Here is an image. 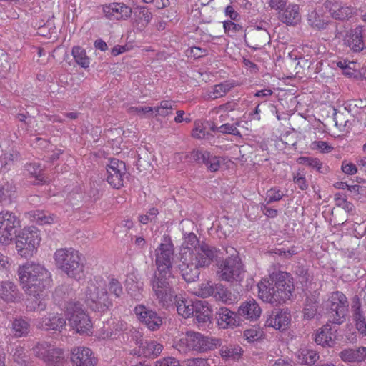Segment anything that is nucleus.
I'll return each mask as SVG.
<instances>
[{
  "label": "nucleus",
  "instance_id": "nucleus-35",
  "mask_svg": "<svg viewBox=\"0 0 366 366\" xmlns=\"http://www.w3.org/2000/svg\"><path fill=\"white\" fill-rule=\"evenodd\" d=\"M31 220L40 225L51 224L56 222V217L44 211L35 210L29 213Z\"/></svg>",
  "mask_w": 366,
  "mask_h": 366
},
{
  "label": "nucleus",
  "instance_id": "nucleus-16",
  "mask_svg": "<svg viewBox=\"0 0 366 366\" xmlns=\"http://www.w3.org/2000/svg\"><path fill=\"white\" fill-rule=\"evenodd\" d=\"M134 312L137 320L152 331L157 330L162 324V319L157 312L143 305H137Z\"/></svg>",
  "mask_w": 366,
  "mask_h": 366
},
{
  "label": "nucleus",
  "instance_id": "nucleus-18",
  "mask_svg": "<svg viewBox=\"0 0 366 366\" xmlns=\"http://www.w3.org/2000/svg\"><path fill=\"white\" fill-rule=\"evenodd\" d=\"M291 322V315L288 310H275L267 317L265 325L275 330H286Z\"/></svg>",
  "mask_w": 366,
  "mask_h": 366
},
{
  "label": "nucleus",
  "instance_id": "nucleus-45",
  "mask_svg": "<svg viewBox=\"0 0 366 366\" xmlns=\"http://www.w3.org/2000/svg\"><path fill=\"white\" fill-rule=\"evenodd\" d=\"M214 290L212 296L216 300H220L224 303H227L231 300L229 291L222 284H214Z\"/></svg>",
  "mask_w": 366,
  "mask_h": 366
},
{
  "label": "nucleus",
  "instance_id": "nucleus-22",
  "mask_svg": "<svg viewBox=\"0 0 366 366\" xmlns=\"http://www.w3.org/2000/svg\"><path fill=\"white\" fill-rule=\"evenodd\" d=\"M217 316L218 325L223 329L236 327L241 322L238 312L231 311L227 307H221L217 312Z\"/></svg>",
  "mask_w": 366,
  "mask_h": 366
},
{
  "label": "nucleus",
  "instance_id": "nucleus-32",
  "mask_svg": "<svg viewBox=\"0 0 366 366\" xmlns=\"http://www.w3.org/2000/svg\"><path fill=\"white\" fill-rule=\"evenodd\" d=\"M199 323H206L209 321L212 310L206 301L196 300L194 315Z\"/></svg>",
  "mask_w": 366,
  "mask_h": 366
},
{
  "label": "nucleus",
  "instance_id": "nucleus-60",
  "mask_svg": "<svg viewBox=\"0 0 366 366\" xmlns=\"http://www.w3.org/2000/svg\"><path fill=\"white\" fill-rule=\"evenodd\" d=\"M283 197L282 192L280 189L274 187L270 189L267 193V202L271 203L280 200Z\"/></svg>",
  "mask_w": 366,
  "mask_h": 366
},
{
  "label": "nucleus",
  "instance_id": "nucleus-46",
  "mask_svg": "<svg viewBox=\"0 0 366 366\" xmlns=\"http://www.w3.org/2000/svg\"><path fill=\"white\" fill-rule=\"evenodd\" d=\"M224 32L229 36L234 37L237 34L244 33L243 27L232 21H225L223 23Z\"/></svg>",
  "mask_w": 366,
  "mask_h": 366
},
{
  "label": "nucleus",
  "instance_id": "nucleus-12",
  "mask_svg": "<svg viewBox=\"0 0 366 366\" xmlns=\"http://www.w3.org/2000/svg\"><path fill=\"white\" fill-rule=\"evenodd\" d=\"M170 274L165 273L156 272L152 280V290L159 301L163 305L169 306L173 303L174 292L173 291L168 277Z\"/></svg>",
  "mask_w": 366,
  "mask_h": 366
},
{
  "label": "nucleus",
  "instance_id": "nucleus-56",
  "mask_svg": "<svg viewBox=\"0 0 366 366\" xmlns=\"http://www.w3.org/2000/svg\"><path fill=\"white\" fill-rule=\"evenodd\" d=\"M237 107V104L234 102H227L226 104H222L217 107H215L213 110V112L215 114H220V121H224L223 119V113H227L230 111H233Z\"/></svg>",
  "mask_w": 366,
  "mask_h": 366
},
{
  "label": "nucleus",
  "instance_id": "nucleus-3",
  "mask_svg": "<svg viewBox=\"0 0 366 366\" xmlns=\"http://www.w3.org/2000/svg\"><path fill=\"white\" fill-rule=\"evenodd\" d=\"M258 295L261 300L272 304H280L290 300L294 285L287 272L277 271L264 278L258 284Z\"/></svg>",
  "mask_w": 366,
  "mask_h": 366
},
{
  "label": "nucleus",
  "instance_id": "nucleus-57",
  "mask_svg": "<svg viewBox=\"0 0 366 366\" xmlns=\"http://www.w3.org/2000/svg\"><path fill=\"white\" fill-rule=\"evenodd\" d=\"M129 112L131 114H137L139 115H144L147 117L152 118V107H131L129 109Z\"/></svg>",
  "mask_w": 366,
  "mask_h": 366
},
{
  "label": "nucleus",
  "instance_id": "nucleus-11",
  "mask_svg": "<svg viewBox=\"0 0 366 366\" xmlns=\"http://www.w3.org/2000/svg\"><path fill=\"white\" fill-rule=\"evenodd\" d=\"M326 307L332 315L334 323L340 325L345 322L349 310V302L345 294L340 291L331 292Z\"/></svg>",
  "mask_w": 366,
  "mask_h": 366
},
{
  "label": "nucleus",
  "instance_id": "nucleus-44",
  "mask_svg": "<svg viewBox=\"0 0 366 366\" xmlns=\"http://www.w3.org/2000/svg\"><path fill=\"white\" fill-rule=\"evenodd\" d=\"M14 334L16 337H22L29 333V324L22 318L15 319L12 324Z\"/></svg>",
  "mask_w": 366,
  "mask_h": 366
},
{
  "label": "nucleus",
  "instance_id": "nucleus-8",
  "mask_svg": "<svg viewBox=\"0 0 366 366\" xmlns=\"http://www.w3.org/2000/svg\"><path fill=\"white\" fill-rule=\"evenodd\" d=\"M69 325L80 334L89 335L93 327L90 317L79 302H70L66 306Z\"/></svg>",
  "mask_w": 366,
  "mask_h": 366
},
{
  "label": "nucleus",
  "instance_id": "nucleus-7",
  "mask_svg": "<svg viewBox=\"0 0 366 366\" xmlns=\"http://www.w3.org/2000/svg\"><path fill=\"white\" fill-rule=\"evenodd\" d=\"M226 253L229 256L217 264V275L220 280L229 282H240L245 276L244 264L237 250L227 248Z\"/></svg>",
  "mask_w": 366,
  "mask_h": 366
},
{
  "label": "nucleus",
  "instance_id": "nucleus-28",
  "mask_svg": "<svg viewBox=\"0 0 366 366\" xmlns=\"http://www.w3.org/2000/svg\"><path fill=\"white\" fill-rule=\"evenodd\" d=\"M345 42L353 51H362L365 46L362 40V27L357 26L351 30L345 38Z\"/></svg>",
  "mask_w": 366,
  "mask_h": 366
},
{
  "label": "nucleus",
  "instance_id": "nucleus-15",
  "mask_svg": "<svg viewBox=\"0 0 366 366\" xmlns=\"http://www.w3.org/2000/svg\"><path fill=\"white\" fill-rule=\"evenodd\" d=\"M133 339L138 346V350H134L132 352L135 355L153 358L158 356L163 350L162 344L155 340H144L139 332L133 336Z\"/></svg>",
  "mask_w": 366,
  "mask_h": 366
},
{
  "label": "nucleus",
  "instance_id": "nucleus-51",
  "mask_svg": "<svg viewBox=\"0 0 366 366\" xmlns=\"http://www.w3.org/2000/svg\"><path fill=\"white\" fill-rule=\"evenodd\" d=\"M214 284H213L210 281L202 282L199 286L198 290L196 292V294L198 296H200L202 297H208L209 296H212V294H214Z\"/></svg>",
  "mask_w": 366,
  "mask_h": 366
},
{
  "label": "nucleus",
  "instance_id": "nucleus-53",
  "mask_svg": "<svg viewBox=\"0 0 366 366\" xmlns=\"http://www.w3.org/2000/svg\"><path fill=\"white\" fill-rule=\"evenodd\" d=\"M152 19V12L146 7H140L137 21L143 26H146L149 24Z\"/></svg>",
  "mask_w": 366,
  "mask_h": 366
},
{
  "label": "nucleus",
  "instance_id": "nucleus-21",
  "mask_svg": "<svg viewBox=\"0 0 366 366\" xmlns=\"http://www.w3.org/2000/svg\"><path fill=\"white\" fill-rule=\"evenodd\" d=\"M262 314V309L254 299L246 300L241 303L238 309V315L240 317L249 321L257 320Z\"/></svg>",
  "mask_w": 366,
  "mask_h": 366
},
{
  "label": "nucleus",
  "instance_id": "nucleus-14",
  "mask_svg": "<svg viewBox=\"0 0 366 366\" xmlns=\"http://www.w3.org/2000/svg\"><path fill=\"white\" fill-rule=\"evenodd\" d=\"M127 173L124 162L117 159H111L107 164V181L115 189L121 188Z\"/></svg>",
  "mask_w": 366,
  "mask_h": 366
},
{
  "label": "nucleus",
  "instance_id": "nucleus-42",
  "mask_svg": "<svg viewBox=\"0 0 366 366\" xmlns=\"http://www.w3.org/2000/svg\"><path fill=\"white\" fill-rule=\"evenodd\" d=\"M71 54L79 66L83 68H88L89 66L90 61L86 56V51L80 46H74L72 49Z\"/></svg>",
  "mask_w": 366,
  "mask_h": 366
},
{
  "label": "nucleus",
  "instance_id": "nucleus-43",
  "mask_svg": "<svg viewBox=\"0 0 366 366\" xmlns=\"http://www.w3.org/2000/svg\"><path fill=\"white\" fill-rule=\"evenodd\" d=\"M15 193V187L11 182H0V203L10 202Z\"/></svg>",
  "mask_w": 366,
  "mask_h": 366
},
{
  "label": "nucleus",
  "instance_id": "nucleus-59",
  "mask_svg": "<svg viewBox=\"0 0 366 366\" xmlns=\"http://www.w3.org/2000/svg\"><path fill=\"white\" fill-rule=\"evenodd\" d=\"M312 149H317L322 153H329L332 150V147L324 141H315L311 144Z\"/></svg>",
  "mask_w": 366,
  "mask_h": 366
},
{
  "label": "nucleus",
  "instance_id": "nucleus-40",
  "mask_svg": "<svg viewBox=\"0 0 366 366\" xmlns=\"http://www.w3.org/2000/svg\"><path fill=\"white\" fill-rule=\"evenodd\" d=\"M125 285L130 295L136 299H139L140 291L142 289V282L137 280L134 274H129L127 277Z\"/></svg>",
  "mask_w": 366,
  "mask_h": 366
},
{
  "label": "nucleus",
  "instance_id": "nucleus-27",
  "mask_svg": "<svg viewBox=\"0 0 366 366\" xmlns=\"http://www.w3.org/2000/svg\"><path fill=\"white\" fill-rule=\"evenodd\" d=\"M176 298V307L178 314L184 318H188L194 315L196 306V300H193L186 296L181 295Z\"/></svg>",
  "mask_w": 366,
  "mask_h": 366
},
{
  "label": "nucleus",
  "instance_id": "nucleus-33",
  "mask_svg": "<svg viewBox=\"0 0 366 366\" xmlns=\"http://www.w3.org/2000/svg\"><path fill=\"white\" fill-rule=\"evenodd\" d=\"M242 337L247 343L254 344L262 342L265 337V334L260 327L254 325L246 329Z\"/></svg>",
  "mask_w": 366,
  "mask_h": 366
},
{
  "label": "nucleus",
  "instance_id": "nucleus-20",
  "mask_svg": "<svg viewBox=\"0 0 366 366\" xmlns=\"http://www.w3.org/2000/svg\"><path fill=\"white\" fill-rule=\"evenodd\" d=\"M66 325V319L61 314L51 312L36 320V325L42 330H60Z\"/></svg>",
  "mask_w": 366,
  "mask_h": 366
},
{
  "label": "nucleus",
  "instance_id": "nucleus-1",
  "mask_svg": "<svg viewBox=\"0 0 366 366\" xmlns=\"http://www.w3.org/2000/svg\"><path fill=\"white\" fill-rule=\"evenodd\" d=\"M220 251L205 242L200 243L193 232L184 234L178 264L184 280L188 282L195 281L199 276L200 269L209 267L219 257Z\"/></svg>",
  "mask_w": 366,
  "mask_h": 366
},
{
  "label": "nucleus",
  "instance_id": "nucleus-24",
  "mask_svg": "<svg viewBox=\"0 0 366 366\" xmlns=\"http://www.w3.org/2000/svg\"><path fill=\"white\" fill-rule=\"evenodd\" d=\"M0 299L6 302H15L21 299V293L13 282L0 281Z\"/></svg>",
  "mask_w": 366,
  "mask_h": 366
},
{
  "label": "nucleus",
  "instance_id": "nucleus-49",
  "mask_svg": "<svg viewBox=\"0 0 366 366\" xmlns=\"http://www.w3.org/2000/svg\"><path fill=\"white\" fill-rule=\"evenodd\" d=\"M242 122H238L235 124H224L216 129V131L222 134H230L235 136H241L237 127H242Z\"/></svg>",
  "mask_w": 366,
  "mask_h": 366
},
{
  "label": "nucleus",
  "instance_id": "nucleus-39",
  "mask_svg": "<svg viewBox=\"0 0 366 366\" xmlns=\"http://www.w3.org/2000/svg\"><path fill=\"white\" fill-rule=\"evenodd\" d=\"M19 222L16 217L11 212L2 211L0 212V227L16 229Z\"/></svg>",
  "mask_w": 366,
  "mask_h": 366
},
{
  "label": "nucleus",
  "instance_id": "nucleus-31",
  "mask_svg": "<svg viewBox=\"0 0 366 366\" xmlns=\"http://www.w3.org/2000/svg\"><path fill=\"white\" fill-rule=\"evenodd\" d=\"M318 296L319 295L315 292L310 296L307 297L302 310L305 320H309L315 317L318 307Z\"/></svg>",
  "mask_w": 366,
  "mask_h": 366
},
{
  "label": "nucleus",
  "instance_id": "nucleus-23",
  "mask_svg": "<svg viewBox=\"0 0 366 366\" xmlns=\"http://www.w3.org/2000/svg\"><path fill=\"white\" fill-rule=\"evenodd\" d=\"M352 318L356 329L363 336L366 335V316L361 309L360 300L354 297L352 305Z\"/></svg>",
  "mask_w": 366,
  "mask_h": 366
},
{
  "label": "nucleus",
  "instance_id": "nucleus-50",
  "mask_svg": "<svg viewBox=\"0 0 366 366\" xmlns=\"http://www.w3.org/2000/svg\"><path fill=\"white\" fill-rule=\"evenodd\" d=\"M297 162L299 164L307 165L311 168L320 171L322 163L319 159L309 157H300L297 158Z\"/></svg>",
  "mask_w": 366,
  "mask_h": 366
},
{
  "label": "nucleus",
  "instance_id": "nucleus-62",
  "mask_svg": "<svg viewBox=\"0 0 366 366\" xmlns=\"http://www.w3.org/2000/svg\"><path fill=\"white\" fill-rule=\"evenodd\" d=\"M158 213V210L156 208H152L147 214L139 216V220L142 224H146L149 222L154 220Z\"/></svg>",
  "mask_w": 366,
  "mask_h": 366
},
{
  "label": "nucleus",
  "instance_id": "nucleus-5",
  "mask_svg": "<svg viewBox=\"0 0 366 366\" xmlns=\"http://www.w3.org/2000/svg\"><path fill=\"white\" fill-rule=\"evenodd\" d=\"M83 299L93 310L104 312L112 306L106 281L101 277L89 280L81 290Z\"/></svg>",
  "mask_w": 366,
  "mask_h": 366
},
{
  "label": "nucleus",
  "instance_id": "nucleus-63",
  "mask_svg": "<svg viewBox=\"0 0 366 366\" xmlns=\"http://www.w3.org/2000/svg\"><path fill=\"white\" fill-rule=\"evenodd\" d=\"M206 136L205 127L202 125V124L199 122H196L194 124V128L192 131V137L196 139H204Z\"/></svg>",
  "mask_w": 366,
  "mask_h": 366
},
{
  "label": "nucleus",
  "instance_id": "nucleus-61",
  "mask_svg": "<svg viewBox=\"0 0 366 366\" xmlns=\"http://www.w3.org/2000/svg\"><path fill=\"white\" fill-rule=\"evenodd\" d=\"M109 290L110 294L114 295L116 297H120L122 294V287L119 281L115 279L111 280L109 284Z\"/></svg>",
  "mask_w": 366,
  "mask_h": 366
},
{
  "label": "nucleus",
  "instance_id": "nucleus-9",
  "mask_svg": "<svg viewBox=\"0 0 366 366\" xmlns=\"http://www.w3.org/2000/svg\"><path fill=\"white\" fill-rule=\"evenodd\" d=\"M39 231L36 227H25L17 235L16 249L18 254L24 258L31 257L41 242Z\"/></svg>",
  "mask_w": 366,
  "mask_h": 366
},
{
  "label": "nucleus",
  "instance_id": "nucleus-37",
  "mask_svg": "<svg viewBox=\"0 0 366 366\" xmlns=\"http://www.w3.org/2000/svg\"><path fill=\"white\" fill-rule=\"evenodd\" d=\"M174 103L169 100H162L157 107H152V117L157 118L158 117H166L172 114Z\"/></svg>",
  "mask_w": 366,
  "mask_h": 366
},
{
  "label": "nucleus",
  "instance_id": "nucleus-38",
  "mask_svg": "<svg viewBox=\"0 0 366 366\" xmlns=\"http://www.w3.org/2000/svg\"><path fill=\"white\" fill-rule=\"evenodd\" d=\"M329 9L332 16L339 20L350 18L355 13V9L349 6L335 5Z\"/></svg>",
  "mask_w": 366,
  "mask_h": 366
},
{
  "label": "nucleus",
  "instance_id": "nucleus-41",
  "mask_svg": "<svg viewBox=\"0 0 366 366\" xmlns=\"http://www.w3.org/2000/svg\"><path fill=\"white\" fill-rule=\"evenodd\" d=\"M220 355L225 360H238L242 355L243 350L239 345L223 346L220 349Z\"/></svg>",
  "mask_w": 366,
  "mask_h": 366
},
{
  "label": "nucleus",
  "instance_id": "nucleus-4",
  "mask_svg": "<svg viewBox=\"0 0 366 366\" xmlns=\"http://www.w3.org/2000/svg\"><path fill=\"white\" fill-rule=\"evenodd\" d=\"M54 260L56 268L68 277L80 280L84 277V257L79 251L72 247L58 249Z\"/></svg>",
  "mask_w": 366,
  "mask_h": 366
},
{
  "label": "nucleus",
  "instance_id": "nucleus-58",
  "mask_svg": "<svg viewBox=\"0 0 366 366\" xmlns=\"http://www.w3.org/2000/svg\"><path fill=\"white\" fill-rule=\"evenodd\" d=\"M13 358L19 365L25 364L27 361L25 350L21 346L16 347L13 354Z\"/></svg>",
  "mask_w": 366,
  "mask_h": 366
},
{
  "label": "nucleus",
  "instance_id": "nucleus-13",
  "mask_svg": "<svg viewBox=\"0 0 366 366\" xmlns=\"http://www.w3.org/2000/svg\"><path fill=\"white\" fill-rule=\"evenodd\" d=\"M174 256V245L170 240L164 239L156 251V265L160 274H170L172 262Z\"/></svg>",
  "mask_w": 366,
  "mask_h": 366
},
{
  "label": "nucleus",
  "instance_id": "nucleus-17",
  "mask_svg": "<svg viewBox=\"0 0 366 366\" xmlns=\"http://www.w3.org/2000/svg\"><path fill=\"white\" fill-rule=\"evenodd\" d=\"M71 362L73 366H97L98 358L90 348L79 346L71 350Z\"/></svg>",
  "mask_w": 366,
  "mask_h": 366
},
{
  "label": "nucleus",
  "instance_id": "nucleus-54",
  "mask_svg": "<svg viewBox=\"0 0 366 366\" xmlns=\"http://www.w3.org/2000/svg\"><path fill=\"white\" fill-rule=\"evenodd\" d=\"M16 229H9L0 227V243L7 245L13 239Z\"/></svg>",
  "mask_w": 366,
  "mask_h": 366
},
{
  "label": "nucleus",
  "instance_id": "nucleus-10",
  "mask_svg": "<svg viewBox=\"0 0 366 366\" xmlns=\"http://www.w3.org/2000/svg\"><path fill=\"white\" fill-rule=\"evenodd\" d=\"M33 352L49 366H63L66 362L64 350L46 342L38 343Z\"/></svg>",
  "mask_w": 366,
  "mask_h": 366
},
{
  "label": "nucleus",
  "instance_id": "nucleus-29",
  "mask_svg": "<svg viewBox=\"0 0 366 366\" xmlns=\"http://www.w3.org/2000/svg\"><path fill=\"white\" fill-rule=\"evenodd\" d=\"M307 22L312 29L322 30L327 28L329 19L321 11L314 10L308 14Z\"/></svg>",
  "mask_w": 366,
  "mask_h": 366
},
{
  "label": "nucleus",
  "instance_id": "nucleus-19",
  "mask_svg": "<svg viewBox=\"0 0 366 366\" xmlns=\"http://www.w3.org/2000/svg\"><path fill=\"white\" fill-rule=\"evenodd\" d=\"M103 13L109 20H125L132 15V9L123 3H111L103 6Z\"/></svg>",
  "mask_w": 366,
  "mask_h": 366
},
{
  "label": "nucleus",
  "instance_id": "nucleus-30",
  "mask_svg": "<svg viewBox=\"0 0 366 366\" xmlns=\"http://www.w3.org/2000/svg\"><path fill=\"white\" fill-rule=\"evenodd\" d=\"M237 86L234 80L224 81L220 84L214 85L208 92L209 98L216 99L225 96L232 88Z\"/></svg>",
  "mask_w": 366,
  "mask_h": 366
},
{
  "label": "nucleus",
  "instance_id": "nucleus-47",
  "mask_svg": "<svg viewBox=\"0 0 366 366\" xmlns=\"http://www.w3.org/2000/svg\"><path fill=\"white\" fill-rule=\"evenodd\" d=\"M293 182L297 186V187L302 190H307L308 189V183L306 180L305 172L304 169H298L296 172L292 174Z\"/></svg>",
  "mask_w": 366,
  "mask_h": 366
},
{
  "label": "nucleus",
  "instance_id": "nucleus-64",
  "mask_svg": "<svg viewBox=\"0 0 366 366\" xmlns=\"http://www.w3.org/2000/svg\"><path fill=\"white\" fill-rule=\"evenodd\" d=\"M155 366H181L179 361L174 357H168L156 362Z\"/></svg>",
  "mask_w": 366,
  "mask_h": 366
},
{
  "label": "nucleus",
  "instance_id": "nucleus-2",
  "mask_svg": "<svg viewBox=\"0 0 366 366\" xmlns=\"http://www.w3.org/2000/svg\"><path fill=\"white\" fill-rule=\"evenodd\" d=\"M20 285L24 292L35 298L34 305H29L31 310L42 311L46 307L45 289L50 286V272L41 264L27 262L20 265L17 271Z\"/></svg>",
  "mask_w": 366,
  "mask_h": 366
},
{
  "label": "nucleus",
  "instance_id": "nucleus-6",
  "mask_svg": "<svg viewBox=\"0 0 366 366\" xmlns=\"http://www.w3.org/2000/svg\"><path fill=\"white\" fill-rule=\"evenodd\" d=\"M219 343L218 339L206 337L199 332H187L174 339L173 347L180 353L187 354L192 350L205 352L214 349Z\"/></svg>",
  "mask_w": 366,
  "mask_h": 366
},
{
  "label": "nucleus",
  "instance_id": "nucleus-52",
  "mask_svg": "<svg viewBox=\"0 0 366 366\" xmlns=\"http://www.w3.org/2000/svg\"><path fill=\"white\" fill-rule=\"evenodd\" d=\"M19 158V153H5L0 157V163L4 170H8L10 166Z\"/></svg>",
  "mask_w": 366,
  "mask_h": 366
},
{
  "label": "nucleus",
  "instance_id": "nucleus-48",
  "mask_svg": "<svg viewBox=\"0 0 366 366\" xmlns=\"http://www.w3.org/2000/svg\"><path fill=\"white\" fill-rule=\"evenodd\" d=\"M224 161L225 159L223 157L210 156L209 154H208L204 164L210 171L216 172L220 168L222 164L224 163Z\"/></svg>",
  "mask_w": 366,
  "mask_h": 366
},
{
  "label": "nucleus",
  "instance_id": "nucleus-36",
  "mask_svg": "<svg viewBox=\"0 0 366 366\" xmlns=\"http://www.w3.org/2000/svg\"><path fill=\"white\" fill-rule=\"evenodd\" d=\"M319 354L312 350L300 349L297 353L298 362L301 364L312 365L319 359Z\"/></svg>",
  "mask_w": 366,
  "mask_h": 366
},
{
  "label": "nucleus",
  "instance_id": "nucleus-26",
  "mask_svg": "<svg viewBox=\"0 0 366 366\" xmlns=\"http://www.w3.org/2000/svg\"><path fill=\"white\" fill-rule=\"evenodd\" d=\"M339 356L346 363H359L366 361V347L345 348L340 352Z\"/></svg>",
  "mask_w": 366,
  "mask_h": 366
},
{
  "label": "nucleus",
  "instance_id": "nucleus-25",
  "mask_svg": "<svg viewBox=\"0 0 366 366\" xmlns=\"http://www.w3.org/2000/svg\"><path fill=\"white\" fill-rule=\"evenodd\" d=\"M335 332L336 330H333L329 325H325L316 331L315 341L323 347H332L335 343Z\"/></svg>",
  "mask_w": 366,
  "mask_h": 366
},
{
  "label": "nucleus",
  "instance_id": "nucleus-55",
  "mask_svg": "<svg viewBox=\"0 0 366 366\" xmlns=\"http://www.w3.org/2000/svg\"><path fill=\"white\" fill-rule=\"evenodd\" d=\"M26 170L29 174L36 178L39 182H43V176H42V169L40 164L36 163L29 164L26 165Z\"/></svg>",
  "mask_w": 366,
  "mask_h": 366
},
{
  "label": "nucleus",
  "instance_id": "nucleus-34",
  "mask_svg": "<svg viewBox=\"0 0 366 366\" xmlns=\"http://www.w3.org/2000/svg\"><path fill=\"white\" fill-rule=\"evenodd\" d=\"M281 19L287 24H295L300 20L299 6L296 4H289L280 14Z\"/></svg>",
  "mask_w": 366,
  "mask_h": 366
}]
</instances>
